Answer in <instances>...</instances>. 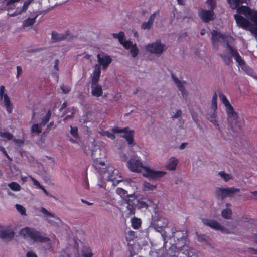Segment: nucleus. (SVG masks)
<instances>
[{"label": "nucleus", "mask_w": 257, "mask_h": 257, "mask_svg": "<svg viewBox=\"0 0 257 257\" xmlns=\"http://www.w3.org/2000/svg\"><path fill=\"white\" fill-rule=\"evenodd\" d=\"M19 234L24 237H30L35 242H47L50 241L49 238L42 235L41 233L36 229L28 227L22 229L19 232Z\"/></svg>", "instance_id": "nucleus-7"}, {"label": "nucleus", "mask_w": 257, "mask_h": 257, "mask_svg": "<svg viewBox=\"0 0 257 257\" xmlns=\"http://www.w3.org/2000/svg\"><path fill=\"white\" fill-rule=\"evenodd\" d=\"M246 0H232V8L235 9L244 3H246Z\"/></svg>", "instance_id": "nucleus-45"}, {"label": "nucleus", "mask_w": 257, "mask_h": 257, "mask_svg": "<svg viewBox=\"0 0 257 257\" xmlns=\"http://www.w3.org/2000/svg\"><path fill=\"white\" fill-rule=\"evenodd\" d=\"M227 121L229 124V133L233 138H236L241 133L242 121L237 113H227Z\"/></svg>", "instance_id": "nucleus-6"}, {"label": "nucleus", "mask_w": 257, "mask_h": 257, "mask_svg": "<svg viewBox=\"0 0 257 257\" xmlns=\"http://www.w3.org/2000/svg\"><path fill=\"white\" fill-rule=\"evenodd\" d=\"M100 76V70L96 66V69L92 74L91 88L92 95L97 97H100L103 94L102 87L98 84Z\"/></svg>", "instance_id": "nucleus-8"}, {"label": "nucleus", "mask_w": 257, "mask_h": 257, "mask_svg": "<svg viewBox=\"0 0 257 257\" xmlns=\"http://www.w3.org/2000/svg\"><path fill=\"white\" fill-rule=\"evenodd\" d=\"M238 26L250 31L255 37H257V12L250 14L249 20L243 17L235 14L234 15Z\"/></svg>", "instance_id": "nucleus-3"}, {"label": "nucleus", "mask_w": 257, "mask_h": 257, "mask_svg": "<svg viewBox=\"0 0 257 257\" xmlns=\"http://www.w3.org/2000/svg\"><path fill=\"white\" fill-rule=\"evenodd\" d=\"M61 89L64 94H67L70 91V87L68 86H65L64 85H62L61 86Z\"/></svg>", "instance_id": "nucleus-57"}, {"label": "nucleus", "mask_w": 257, "mask_h": 257, "mask_svg": "<svg viewBox=\"0 0 257 257\" xmlns=\"http://www.w3.org/2000/svg\"><path fill=\"white\" fill-rule=\"evenodd\" d=\"M232 214V211L230 209H225L222 211L221 215L222 216L227 219L231 218Z\"/></svg>", "instance_id": "nucleus-38"}, {"label": "nucleus", "mask_w": 257, "mask_h": 257, "mask_svg": "<svg viewBox=\"0 0 257 257\" xmlns=\"http://www.w3.org/2000/svg\"><path fill=\"white\" fill-rule=\"evenodd\" d=\"M218 95L222 103L227 100L226 96L221 91L218 92Z\"/></svg>", "instance_id": "nucleus-60"}, {"label": "nucleus", "mask_w": 257, "mask_h": 257, "mask_svg": "<svg viewBox=\"0 0 257 257\" xmlns=\"http://www.w3.org/2000/svg\"><path fill=\"white\" fill-rule=\"evenodd\" d=\"M172 78L176 84L178 89L181 92L182 97L183 98L187 97V93L184 86L185 82H181L177 77H176L174 74H172Z\"/></svg>", "instance_id": "nucleus-20"}, {"label": "nucleus", "mask_w": 257, "mask_h": 257, "mask_svg": "<svg viewBox=\"0 0 257 257\" xmlns=\"http://www.w3.org/2000/svg\"><path fill=\"white\" fill-rule=\"evenodd\" d=\"M117 194L120 196L123 199V203L124 204V200L126 199H132L135 196V193L128 194L127 191L121 188H117L116 190Z\"/></svg>", "instance_id": "nucleus-22"}, {"label": "nucleus", "mask_w": 257, "mask_h": 257, "mask_svg": "<svg viewBox=\"0 0 257 257\" xmlns=\"http://www.w3.org/2000/svg\"><path fill=\"white\" fill-rule=\"evenodd\" d=\"M0 151L1 152H3V154L6 156V157L10 161H12V158H11L9 155L8 154H7L6 151L5 150V149L4 148V147H1L0 148Z\"/></svg>", "instance_id": "nucleus-61"}, {"label": "nucleus", "mask_w": 257, "mask_h": 257, "mask_svg": "<svg viewBox=\"0 0 257 257\" xmlns=\"http://www.w3.org/2000/svg\"><path fill=\"white\" fill-rule=\"evenodd\" d=\"M29 5L24 2V5L23 6L22 8H19V12L18 13H22L24 12H26L28 9V8Z\"/></svg>", "instance_id": "nucleus-56"}, {"label": "nucleus", "mask_w": 257, "mask_h": 257, "mask_svg": "<svg viewBox=\"0 0 257 257\" xmlns=\"http://www.w3.org/2000/svg\"><path fill=\"white\" fill-rule=\"evenodd\" d=\"M226 49L228 53L230 55H229L226 54H219V55L222 58L225 65L229 66L233 63L232 58L233 57L236 60V62L240 65H243L245 64L244 61L241 58L237 50L233 46H231L228 43H227Z\"/></svg>", "instance_id": "nucleus-5"}, {"label": "nucleus", "mask_w": 257, "mask_h": 257, "mask_svg": "<svg viewBox=\"0 0 257 257\" xmlns=\"http://www.w3.org/2000/svg\"><path fill=\"white\" fill-rule=\"evenodd\" d=\"M37 16L34 17V18H28L26 20H25L23 24V27L24 28L27 27L32 26L34 24L36 21Z\"/></svg>", "instance_id": "nucleus-35"}, {"label": "nucleus", "mask_w": 257, "mask_h": 257, "mask_svg": "<svg viewBox=\"0 0 257 257\" xmlns=\"http://www.w3.org/2000/svg\"><path fill=\"white\" fill-rule=\"evenodd\" d=\"M212 42L213 45L216 44L220 38H223V35L216 30L211 32Z\"/></svg>", "instance_id": "nucleus-27"}, {"label": "nucleus", "mask_w": 257, "mask_h": 257, "mask_svg": "<svg viewBox=\"0 0 257 257\" xmlns=\"http://www.w3.org/2000/svg\"><path fill=\"white\" fill-rule=\"evenodd\" d=\"M202 222L204 225L216 230H220L222 232L227 234L229 233V231L228 229L225 228L215 220L203 219Z\"/></svg>", "instance_id": "nucleus-17"}, {"label": "nucleus", "mask_w": 257, "mask_h": 257, "mask_svg": "<svg viewBox=\"0 0 257 257\" xmlns=\"http://www.w3.org/2000/svg\"><path fill=\"white\" fill-rule=\"evenodd\" d=\"M14 236L15 232L10 227L0 225V238L3 241L10 242L14 239Z\"/></svg>", "instance_id": "nucleus-13"}, {"label": "nucleus", "mask_w": 257, "mask_h": 257, "mask_svg": "<svg viewBox=\"0 0 257 257\" xmlns=\"http://www.w3.org/2000/svg\"><path fill=\"white\" fill-rule=\"evenodd\" d=\"M93 162L94 163L93 164V166L95 168L96 170H97L100 173H105V171L101 170V168L99 166L100 165H101L102 166H105L104 162L100 161L99 159H97V160H94Z\"/></svg>", "instance_id": "nucleus-29"}, {"label": "nucleus", "mask_w": 257, "mask_h": 257, "mask_svg": "<svg viewBox=\"0 0 257 257\" xmlns=\"http://www.w3.org/2000/svg\"><path fill=\"white\" fill-rule=\"evenodd\" d=\"M51 113H46L45 116L42 119V122L40 124V126H45L48 122L51 117Z\"/></svg>", "instance_id": "nucleus-50"}, {"label": "nucleus", "mask_w": 257, "mask_h": 257, "mask_svg": "<svg viewBox=\"0 0 257 257\" xmlns=\"http://www.w3.org/2000/svg\"><path fill=\"white\" fill-rule=\"evenodd\" d=\"M106 134V135L109 138L111 139H114L115 138V135H114V133H113L112 132V133H110L108 132H106L105 133Z\"/></svg>", "instance_id": "nucleus-63"}, {"label": "nucleus", "mask_w": 257, "mask_h": 257, "mask_svg": "<svg viewBox=\"0 0 257 257\" xmlns=\"http://www.w3.org/2000/svg\"><path fill=\"white\" fill-rule=\"evenodd\" d=\"M156 185L151 184L147 182L143 183V190L144 191H153L156 188Z\"/></svg>", "instance_id": "nucleus-31"}, {"label": "nucleus", "mask_w": 257, "mask_h": 257, "mask_svg": "<svg viewBox=\"0 0 257 257\" xmlns=\"http://www.w3.org/2000/svg\"><path fill=\"white\" fill-rule=\"evenodd\" d=\"M108 171H111L112 173L107 176V180L109 181H114L115 180L116 181L117 183L121 182L122 181L121 179H118L121 178V177L120 176H118V170L116 169H114L112 170V168H109L108 169Z\"/></svg>", "instance_id": "nucleus-21"}, {"label": "nucleus", "mask_w": 257, "mask_h": 257, "mask_svg": "<svg viewBox=\"0 0 257 257\" xmlns=\"http://www.w3.org/2000/svg\"><path fill=\"white\" fill-rule=\"evenodd\" d=\"M112 36L113 38L117 39L120 43H122L125 39V34L123 31H120L119 33H112Z\"/></svg>", "instance_id": "nucleus-33"}, {"label": "nucleus", "mask_w": 257, "mask_h": 257, "mask_svg": "<svg viewBox=\"0 0 257 257\" xmlns=\"http://www.w3.org/2000/svg\"><path fill=\"white\" fill-rule=\"evenodd\" d=\"M197 238L199 241L207 242L209 240V237L205 234H197Z\"/></svg>", "instance_id": "nucleus-48"}, {"label": "nucleus", "mask_w": 257, "mask_h": 257, "mask_svg": "<svg viewBox=\"0 0 257 257\" xmlns=\"http://www.w3.org/2000/svg\"><path fill=\"white\" fill-rule=\"evenodd\" d=\"M236 9H237V12L239 14H244V15H246L247 14H248V19H246L247 20H249L250 22H251V21L249 20V17L250 16V14L251 13H253L256 12V11L251 12L250 11V9L248 7L244 6H239Z\"/></svg>", "instance_id": "nucleus-25"}, {"label": "nucleus", "mask_w": 257, "mask_h": 257, "mask_svg": "<svg viewBox=\"0 0 257 257\" xmlns=\"http://www.w3.org/2000/svg\"><path fill=\"white\" fill-rule=\"evenodd\" d=\"M70 257H79V252L78 249V245H75L68 249L67 252Z\"/></svg>", "instance_id": "nucleus-28"}, {"label": "nucleus", "mask_w": 257, "mask_h": 257, "mask_svg": "<svg viewBox=\"0 0 257 257\" xmlns=\"http://www.w3.org/2000/svg\"><path fill=\"white\" fill-rule=\"evenodd\" d=\"M27 257H37L36 254L33 251H28L26 254Z\"/></svg>", "instance_id": "nucleus-64"}, {"label": "nucleus", "mask_w": 257, "mask_h": 257, "mask_svg": "<svg viewBox=\"0 0 257 257\" xmlns=\"http://www.w3.org/2000/svg\"><path fill=\"white\" fill-rule=\"evenodd\" d=\"M41 126H39L38 124H35L31 127V131L32 133H36L37 134H40L42 131Z\"/></svg>", "instance_id": "nucleus-44"}, {"label": "nucleus", "mask_w": 257, "mask_h": 257, "mask_svg": "<svg viewBox=\"0 0 257 257\" xmlns=\"http://www.w3.org/2000/svg\"><path fill=\"white\" fill-rule=\"evenodd\" d=\"M218 175L223 178L225 181L227 182L230 179H232V176L230 174L226 173L224 171H220L218 173Z\"/></svg>", "instance_id": "nucleus-39"}, {"label": "nucleus", "mask_w": 257, "mask_h": 257, "mask_svg": "<svg viewBox=\"0 0 257 257\" xmlns=\"http://www.w3.org/2000/svg\"><path fill=\"white\" fill-rule=\"evenodd\" d=\"M223 104L226 107V110L227 112H235L233 107L230 104L229 101L227 100L225 102H223Z\"/></svg>", "instance_id": "nucleus-43"}, {"label": "nucleus", "mask_w": 257, "mask_h": 257, "mask_svg": "<svg viewBox=\"0 0 257 257\" xmlns=\"http://www.w3.org/2000/svg\"><path fill=\"white\" fill-rule=\"evenodd\" d=\"M179 243H174L168 249L163 252L164 257H182L181 256V250L178 247Z\"/></svg>", "instance_id": "nucleus-16"}, {"label": "nucleus", "mask_w": 257, "mask_h": 257, "mask_svg": "<svg viewBox=\"0 0 257 257\" xmlns=\"http://www.w3.org/2000/svg\"><path fill=\"white\" fill-rule=\"evenodd\" d=\"M132 227L135 229H139L141 224V220L140 219L134 217L131 220Z\"/></svg>", "instance_id": "nucleus-32"}, {"label": "nucleus", "mask_w": 257, "mask_h": 257, "mask_svg": "<svg viewBox=\"0 0 257 257\" xmlns=\"http://www.w3.org/2000/svg\"><path fill=\"white\" fill-rule=\"evenodd\" d=\"M101 150L98 146H95L94 149L91 151V156L94 160L101 159L102 157L104 156L101 154Z\"/></svg>", "instance_id": "nucleus-26"}, {"label": "nucleus", "mask_w": 257, "mask_h": 257, "mask_svg": "<svg viewBox=\"0 0 257 257\" xmlns=\"http://www.w3.org/2000/svg\"><path fill=\"white\" fill-rule=\"evenodd\" d=\"M187 231L177 230L175 227L166 228L164 235L163 248H165L166 244L169 239L173 237L175 243L184 245L187 243Z\"/></svg>", "instance_id": "nucleus-4"}, {"label": "nucleus", "mask_w": 257, "mask_h": 257, "mask_svg": "<svg viewBox=\"0 0 257 257\" xmlns=\"http://www.w3.org/2000/svg\"><path fill=\"white\" fill-rule=\"evenodd\" d=\"M206 3L208 6L209 10H212L214 11L216 7V2L214 0H207Z\"/></svg>", "instance_id": "nucleus-46"}, {"label": "nucleus", "mask_w": 257, "mask_h": 257, "mask_svg": "<svg viewBox=\"0 0 257 257\" xmlns=\"http://www.w3.org/2000/svg\"><path fill=\"white\" fill-rule=\"evenodd\" d=\"M178 247L181 248V256L184 255L182 257H192L195 255V252L193 251V249L188 246L187 243L184 245L179 244Z\"/></svg>", "instance_id": "nucleus-19"}, {"label": "nucleus", "mask_w": 257, "mask_h": 257, "mask_svg": "<svg viewBox=\"0 0 257 257\" xmlns=\"http://www.w3.org/2000/svg\"><path fill=\"white\" fill-rule=\"evenodd\" d=\"M206 118L221 132L218 123V117L216 113H206Z\"/></svg>", "instance_id": "nucleus-24"}, {"label": "nucleus", "mask_w": 257, "mask_h": 257, "mask_svg": "<svg viewBox=\"0 0 257 257\" xmlns=\"http://www.w3.org/2000/svg\"><path fill=\"white\" fill-rule=\"evenodd\" d=\"M125 48V49L128 50L130 49L132 46L134 45L133 42L130 40L124 41L122 42V43H120Z\"/></svg>", "instance_id": "nucleus-47"}, {"label": "nucleus", "mask_w": 257, "mask_h": 257, "mask_svg": "<svg viewBox=\"0 0 257 257\" xmlns=\"http://www.w3.org/2000/svg\"><path fill=\"white\" fill-rule=\"evenodd\" d=\"M92 113H83L82 116L80 119V121L83 123H86L88 121H93L92 118H90Z\"/></svg>", "instance_id": "nucleus-36"}, {"label": "nucleus", "mask_w": 257, "mask_h": 257, "mask_svg": "<svg viewBox=\"0 0 257 257\" xmlns=\"http://www.w3.org/2000/svg\"><path fill=\"white\" fill-rule=\"evenodd\" d=\"M5 91V87L3 85L0 86V97L2 99L3 97V101L8 112H11L12 111V104L10 102V99L7 94H4Z\"/></svg>", "instance_id": "nucleus-18"}, {"label": "nucleus", "mask_w": 257, "mask_h": 257, "mask_svg": "<svg viewBox=\"0 0 257 257\" xmlns=\"http://www.w3.org/2000/svg\"><path fill=\"white\" fill-rule=\"evenodd\" d=\"M92 253L91 249L87 246L83 248L82 257H92Z\"/></svg>", "instance_id": "nucleus-37"}, {"label": "nucleus", "mask_w": 257, "mask_h": 257, "mask_svg": "<svg viewBox=\"0 0 257 257\" xmlns=\"http://www.w3.org/2000/svg\"><path fill=\"white\" fill-rule=\"evenodd\" d=\"M11 172L12 173L17 172L19 171L18 167L15 164H12L10 165Z\"/></svg>", "instance_id": "nucleus-58"}, {"label": "nucleus", "mask_w": 257, "mask_h": 257, "mask_svg": "<svg viewBox=\"0 0 257 257\" xmlns=\"http://www.w3.org/2000/svg\"><path fill=\"white\" fill-rule=\"evenodd\" d=\"M16 208L17 210L22 215H26V209L22 205L20 204H16Z\"/></svg>", "instance_id": "nucleus-52"}, {"label": "nucleus", "mask_w": 257, "mask_h": 257, "mask_svg": "<svg viewBox=\"0 0 257 257\" xmlns=\"http://www.w3.org/2000/svg\"><path fill=\"white\" fill-rule=\"evenodd\" d=\"M159 14V11H156L152 14L150 16L148 21L151 23L152 25L153 24L154 21L157 15Z\"/></svg>", "instance_id": "nucleus-55"}, {"label": "nucleus", "mask_w": 257, "mask_h": 257, "mask_svg": "<svg viewBox=\"0 0 257 257\" xmlns=\"http://www.w3.org/2000/svg\"><path fill=\"white\" fill-rule=\"evenodd\" d=\"M145 49L152 54L161 55L166 50V48L165 44H162L160 41L158 40L155 42L146 45Z\"/></svg>", "instance_id": "nucleus-11"}, {"label": "nucleus", "mask_w": 257, "mask_h": 257, "mask_svg": "<svg viewBox=\"0 0 257 257\" xmlns=\"http://www.w3.org/2000/svg\"><path fill=\"white\" fill-rule=\"evenodd\" d=\"M20 0H7V2L5 3L3 6L0 8L1 10L7 9L8 7L14 3L18 2Z\"/></svg>", "instance_id": "nucleus-49"}, {"label": "nucleus", "mask_w": 257, "mask_h": 257, "mask_svg": "<svg viewBox=\"0 0 257 257\" xmlns=\"http://www.w3.org/2000/svg\"><path fill=\"white\" fill-rule=\"evenodd\" d=\"M0 137L10 140L13 139V135L12 134L7 132H1L0 131Z\"/></svg>", "instance_id": "nucleus-42"}, {"label": "nucleus", "mask_w": 257, "mask_h": 257, "mask_svg": "<svg viewBox=\"0 0 257 257\" xmlns=\"http://www.w3.org/2000/svg\"><path fill=\"white\" fill-rule=\"evenodd\" d=\"M167 224L168 222L165 219L155 216L152 217L150 227L154 228L156 231L160 232L163 240H164L163 233L166 228H171V227L167 226Z\"/></svg>", "instance_id": "nucleus-9"}, {"label": "nucleus", "mask_w": 257, "mask_h": 257, "mask_svg": "<svg viewBox=\"0 0 257 257\" xmlns=\"http://www.w3.org/2000/svg\"><path fill=\"white\" fill-rule=\"evenodd\" d=\"M240 191V189L234 187L220 188L217 187L215 190L216 198L223 200L226 197L232 196L234 194H237Z\"/></svg>", "instance_id": "nucleus-10"}, {"label": "nucleus", "mask_w": 257, "mask_h": 257, "mask_svg": "<svg viewBox=\"0 0 257 257\" xmlns=\"http://www.w3.org/2000/svg\"><path fill=\"white\" fill-rule=\"evenodd\" d=\"M178 163V160L174 157H171L167 165V168L170 170H174L176 169Z\"/></svg>", "instance_id": "nucleus-30"}, {"label": "nucleus", "mask_w": 257, "mask_h": 257, "mask_svg": "<svg viewBox=\"0 0 257 257\" xmlns=\"http://www.w3.org/2000/svg\"><path fill=\"white\" fill-rule=\"evenodd\" d=\"M23 70L21 66H17V77L19 78L22 74Z\"/></svg>", "instance_id": "nucleus-62"}, {"label": "nucleus", "mask_w": 257, "mask_h": 257, "mask_svg": "<svg viewBox=\"0 0 257 257\" xmlns=\"http://www.w3.org/2000/svg\"><path fill=\"white\" fill-rule=\"evenodd\" d=\"M217 95L216 93H214L212 99V102H211V109L212 111L215 112L217 108Z\"/></svg>", "instance_id": "nucleus-34"}, {"label": "nucleus", "mask_w": 257, "mask_h": 257, "mask_svg": "<svg viewBox=\"0 0 257 257\" xmlns=\"http://www.w3.org/2000/svg\"><path fill=\"white\" fill-rule=\"evenodd\" d=\"M111 131L113 133H124L122 137L125 139L127 142V143L129 145L135 144L134 140L133 139L135 132L133 130L127 131V127L119 128L118 127H113Z\"/></svg>", "instance_id": "nucleus-14"}, {"label": "nucleus", "mask_w": 257, "mask_h": 257, "mask_svg": "<svg viewBox=\"0 0 257 257\" xmlns=\"http://www.w3.org/2000/svg\"><path fill=\"white\" fill-rule=\"evenodd\" d=\"M8 186L13 191H18L21 190L20 185L15 182H11L8 184Z\"/></svg>", "instance_id": "nucleus-40"}, {"label": "nucleus", "mask_w": 257, "mask_h": 257, "mask_svg": "<svg viewBox=\"0 0 257 257\" xmlns=\"http://www.w3.org/2000/svg\"><path fill=\"white\" fill-rule=\"evenodd\" d=\"M139 53V49L137 47L136 44H134L132 47L130 48V53L131 56L135 58L136 57Z\"/></svg>", "instance_id": "nucleus-41"}, {"label": "nucleus", "mask_w": 257, "mask_h": 257, "mask_svg": "<svg viewBox=\"0 0 257 257\" xmlns=\"http://www.w3.org/2000/svg\"><path fill=\"white\" fill-rule=\"evenodd\" d=\"M127 166L130 171L134 172H140L144 169L145 171V172L143 173L144 176L150 180H156L162 177L165 173L163 171H154L144 166L139 157L136 155L131 157L127 161Z\"/></svg>", "instance_id": "nucleus-1"}, {"label": "nucleus", "mask_w": 257, "mask_h": 257, "mask_svg": "<svg viewBox=\"0 0 257 257\" xmlns=\"http://www.w3.org/2000/svg\"><path fill=\"white\" fill-rule=\"evenodd\" d=\"M41 212H42L43 214L46 215L47 216H51L53 217H55L57 219H58L57 217L55 216V215L53 213H52L50 212H49L46 208L44 207H42L40 210Z\"/></svg>", "instance_id": "nucleus-51"}, {"label": "nucleus", "mask_w": 257, "mask_h": 257, "mask_svg": "<svg viewBox=\"0 0 257 257\" xmlns=\"http://www.w3.org/2000/svg\"><path fill=\"white\" fill-rule=\"evenodd\" d=\"M198 16L202 21L204 23H208L213 21L215 18V14L212 10H206L203 8H199Z\"/></svg>", "instance_id": "nucleus-15"}, {"label": "nucleus", "mask_w": 257, "mask_h": 257, "mask_svg": "<svg viewBox=\"0 0 257 257\" xmlns=\"http://www.w3.org/2000/svg\"><path fill=\"white\" fill-rule=\"evenodd\" d=\"M97 61L98 64L95 65L94 66V71H95L96 69V66H98L100 70V74H101V66H102V68L104 70H106L108 67L109 65L112 61L111 58L108 55L101 53L97 55Z\"/></svg>", "instance_id": "nucleus-12"}, {"label": "nucleus", "mask_w": 257, "mask_h": 257, "mask_svg": "<svg viewBox=\"0 0 257 257\" xmlns=\"http://www.w3.org/2000/svg\"><path fill=\"white\" fill-rule=\"evenodd\" d=\"M68 34L67 33H58L56 32L52 33V41L56 42L61 41L66 39Z\"/></svg>", "instance_id": "nucleus-23"}, {"label": "nucleus", "mask_w": 257, "mask_h": 257, "mask_svg": "<svg viewBox=\"0 0 257 257\" xmlns=\"http://www.w3.org/2000/svg\"><path fill=\"white\" fill-rule=\"evenodd\" d=\"M152 24L149 21L143 22L141 26V28L143 30L150 29L152 26Z\"/></svg>", "instance_id": "nucleus-53"}, {"label": "nucleus", "mask_w": 257, "mask_h": 257, "mask_svg": "<svg viewBox=\"0 0 257 257\" xmlns=\"http://www.w3.org/2000/svg\"><path fill=\"white\" fill-rule=\"evenodd\" d=\"M70 133L75 138H77L78 137L77 127L71 126Z\"/></svg>", "instance_id": "nucleus-54"}, {"label": "nucleus", "mask_w": 257, "mask_h": 257, "mask_svg": "<svg viewBox=\"0 0 257 257\" xmlns=\"http://www.w3.org/2000/svg\"><path fill=\"white\" fill-rule=\"evenodd\" d=\"M218 95L222 103L227 100L226 96L221 91L218 92Z\"/></svg>", "instance_id": "nucleus-59"}, {"label": "nucleus", "mask_w": 257, "mask_h": 257, "mask_svg": "<svg viewBox=\"0 0 257 257\" xmlns=\"http://www.w3.org/2000/svg\"><path fill=\"white\" fill-rule=\"evenodd\" d=\"M124 204H127L126 210L128 216H131L135 214L136 209H138L145 208L149 207L156 208V204L146 197L138 198L134 196L132 199H126L124 200Z\"/></svg>", "instance_id": "nucleus-2"}]
</instances>
